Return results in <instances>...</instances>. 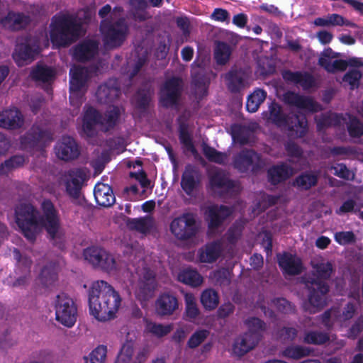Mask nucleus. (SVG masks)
Here are the masks:
<instances>
[{"label":"nucleus","instance_id":"1","mask_svg":"<svg viewBox=\"0 0 363 363\" xmlns=\"http://www.w3.org/2000/svg\"><path fill=\"white\" fill-rule=\"evenodd\" d=\"M42 215L38 217V211L31 203H22L15 208V219L25 238L30 242L36 240L39 228H43L50 240L60 238L61 219L59 211L52 201L45 199L41 204Z\"/></svg>","mask_w":363,"mask_h":363},{"label":"nucleus","instance_id":"2","mask_svg":"<svg viewBox=\"0 0 363 363\" xmlns=\"http://www.w3.org/2000/svg\"><path fill=\"white\" fill-rule=\"evenodd\" d=\"M88 303L90 314L99 321L104 322L116 317L121 298L111 285L98 280L88 290Z\"/></svg>","mask_w":363,"mask_h":363},{"label":"nucleus","instance_id":"3","mask_svg":"<svg viewBox=\"0 0 363 363\" xmlns=\"http://www.w3.org/2000/svg\"><path fill=\"white\" fill-rule=\"evenodd\" d=\"M315 277H306L303 283L308 291V301L314 308L321 309L326 304L327 294L330 286L327 283L335 272L334 264L330 261H320L313 264Z\"/></svg>","mask_w":363,"mask_h":363},{"label":"nucleus","instance_id":"4","mask_svg":"<svg viewBox=\"0 0 363 363\" xmlns=\"http://www.w3.org/2000/svg\"><path fill=\"white\" fill-rule=\"evenodd\" d=\"M81 30L82 26L74 16H55L52 18L50 25V40L53 45L58 47H67L78 40Z\"/></svg>","mask_w":363,"mask_h":363},{"label":"nucleus","instance_id":"5","mask_svg":"<svg viewBox=\"0 0 363 363\" xmlns=\"http://www.w3.org/2000/svg\"><path fill=\"white\" fill-rule=\"evenodd\" d=\"M104 45L107 49H116L125 41L129 28L124 18L113 21L110 18L102 19L99 27Z\"/></svg>","mask_w":363,"mask_h":363},{"label":"nucleus","instance_id":"6","mask_svg":"<svg viewBox=\"0 0 363 363\" xmlns=\"http://www.w3.org/2000/svg\"><path fill=\"white\" fill-rule=\"evenodd\" d=\"M209 186L216 196L224 199L235 198L242 190L240 182L230 179L229 174L220 169L210 174Z\"/></svg>","mask_w":363,"mask_h":363},{"label":"nucleus","instance_id":"7","mask_svg":"<svg viewBox=\"0 0 363 363\" xmlns=\"http://www.w3.org/2000/svg\"><path fill=\"white\" fill-rule=\"evenodd\" d=\"M232 164L239 173L257 174L264 169L265 162L255 150L243 148L233 155Z\"/></svg>","mask_w":363,"mask_h":363},{"label":"nucleus","instance_id":"8","mask_svg":"<svg viewBox=\"0 0 363 363\" xmlns=\"http://www.w3.org/2000/svg\"><path fill=\"white\" fill-rule=\"evenodd\" d=\"M170 230L179 240H188L195 237L199 232L196 214L185 212L174 218L170 223Z\"/></svg>","mask_w":363,"mask_h":363},{"label":"nucleus","instance_id":"9","mask_svg":"<svg viewBox=\"0 0 363 363\" xmlns=\"http://www.w3.org/2000/svg\"><path fill=\"white\" fill-rule=\"evenodd\" d=\"M183 92V81L172 77L164 82L159 91V103L164 108H177Z\"/></svg>","mask_w":363,"mask_h":363},{"label":"nucleus","instance_id":"10","mask_svg":"<svg viewBox=\"0 0 363 363\" xmlns=\"http://www.w3.org/2000/svg\"><path fill=\"white\" fill-rule=\"evenodd\" d=\"M83 256L94 269L110 272L116 269V262L112 254L104 248L91 246L85 248Z\"/></svg>","mask_w":363,"mask_h":363},{"label":"nucleus","instance_id":"11","mask_svg":"<svg viewBox=\"0 0 363 363\" xmlns=\"http://www.w3.org/2000/svg\"><path fill=\"white\" fill-rule=\"evenodd\" d=\"M55 318L62 325L71 328L77 320V308L69 296L62 293L56 296L55 302Z\"/></svg>","mask_w":363,"mask_h":363},{"label":"nucleus","instance_id":"12","mask_svg":"<svg viewBox=\"0 0 363 363\" xmlns=\"http://www.w3.org/2000/svg\"><path fill=\"white\" fill-rule=\"evenodd\" d=\"M53 140L52 133L39 125H33L21 138V144L26 147L38 150H43Z\"/></svg>","mask_w":363,"mask_h":363},{"label":"nucleus","instance_id":"13","mask_svg":"<svg viewBox=\"0 0 363 363\" xmlns=\"http://www.w3.org/2000/svg\"><path fill=\"white\" fill-rule=\"evenodd\" d=\"M283 101L287 105L311 113H316L322 109L321 106L313 98L291 91H288L284 94Z\"/></svg>","mask_w":363,"mask_h":363},{"label":"nucleus","instance_id":"14","mask_svg":"<svg viewBox=\"0 0 363 363\" xmlns=\"http://www.w3.org/2000/svg\"><path fill=\"white\" fill-rule=\"evenodd\" d=\"M69 179L65 183V191L67 194L72 199V202L76 205H80L78 199L81 195V191L83 184L86 179V174L83 169H77L70 170L68 173Z\"/></svg>","mask_w":363,"mask_h":363},{"label":"nucleus","instance_id":"15","mask_svg":"<svg viewBox=\"0 0 363 363\" xmlns=\"http://www.w3.org/2000/svg\"><path fill=\"white\" fill-rule=\"evenodd\" d=\"M57 157L64 161L77 159L80 155V150L75 140L68 135L62 136L55 147Z\"/></svg>","mask_w":363,"mask_h":363},{"label":"nucleus","instance_id":"16","mask_svg":"<svg viewBox=\"0 0 363 363\" xmlns=\"http://www.w3.org/2000/svg\"><path fill=\"white\" fill-rule=\"evenodd\" d=\"M231 213L230 208L225 205L208 206L205 212V219L208 223V230L213 231L218 229Z\"/></svg>","mask_w":363,"mask_h":363},{"label":"nucleus","instance_id":"17","mask_svg":"<svg viewBox=\"0 0 363 363\" xmlns=\"http://www.w3.org/2000/svg\"><path fill=\"white\" fill-rule=\"evenodd\" d=\"M133 342H125L122 345L115 363H145L149 355V349L147 347H143L137 352L135 358L133 357Z\"/></svg>","mask_w":363,"mask_h":363},{"label":"nucleus","instance_id":"18","mask_svg":"<svg viewBox=\"0 0 363 363\" xmlns=\"http://www.w3.org/2000/svg\"><path fill=\"white\" fill-rule=\"evenodd\" d=\"M179 300L175 294L163 292L156 299L155 311L159 316H169L179 308Z\"/></svg>","mask_w":363,"mask_h":363},{"label":"nucleus","instance_id":"19","mask_svg":"<svg viewBox=\"0 0 363 363\" xmlns=\"http://www.w3.org/2000/svg\"><path fill=\"white\" fill-rule=\"evenodd\" d=\"M99 43L94 40H84L73 48V57L79 62H86L98 53Z\"/></svg>","mask_w":363,"mask_h":363},{"label":"nucleus","instance_id":"20","mask_svg":"<svg viewBox=\"0 0 363 363\" xmlns=\"http://www.w3.org/2000/svg\"><path fill=\"white\" fill-rule=\"evenodd\" d=\"M279 267L283 273L288 275H298L303 271V264L300 258L288 252L277 255Z\"/></svg>","mask_w":363,"mask_h":363},{"label":"nucleus","instance_id":"21","mask_svg":"<svg viewBox=\"0 0 363 363\" xmlns=\"http://www.w3.org/2000/svg\"><path fill=\"white\" fill-rule=\"evenodd\" d=\"M200 184V174L192 164H186L182 175L181 187L188 196H192Z\"/></svg>","mask_w":363,"mask_h":363},{"label":"nucleus","instance_id":"22","mask_svg":"<svg viewBox=\"0 0 363 363\" xmlns=\"http://www.w3.org/2000/svg\"><path fill=\"white\" fill-rule=\"evenodd\" d=\"M96 95L101 103L108 104L116 101L121 95V89L116 79H109L99 86Z\"/></svg>","mask_w":363,"mask_h":363},{"label":"nucleus","instance_id":"23","mask_svg":"<svg viewBox=\"0 0 363 363\" xmlns=\"http://www.w3.org/2000/svg\"><path fill=\"white\" fill-rule=\"evenodd\" d=\"M38 52L37 45L25 42L16 45L12 56L18 66H23L27 61H33Z\"/></svg>","mask_w":363,"mask_h":363},{"label":"nucleus","instance_id":"24","mask_svg":"<svg viewBox=\"0 0 363 363\" xmlns=\"http://www.w3.org/2000/svg\"><path fill=\"white\" fill-rule=\"evenodd\" d=\"M30 23L29 16L22 12L9 11L7 15L1 20L4 27L12 31L24 29Z\"/></svg>","mask_w":363,"mask_h":363},{"label":"nucleus","instance_id":"25","mask_svg":"<svg viewBox=\"0 0 363 363\" xmlns=\"http://www.w3.org/2000/svg\"><path fill=\"white\" fill-rule=\"evenodd\" d=\"M24 118L17 108L6 109L0 112V127L9 130H16L23 126Z\"/></svg>","mask_w":363,"mask_h":363},{"label":"nucleus","instance_id":"26","mask_svg":"<svg viewBox=\"0 0 363 363\" xmlns=\"http://www.w3.org/2000/svg\"><path fill=\"white\" fill-rule=\"evenodd\" d=\"M284 127L288 128L291 136L303 138L308 132L307 118L304 114H291Z\"/></svg>","mask_w":363,"mask_h":363},{"label":"nucleus","instance_id":"27","mask_svg":"<svg viewBox=\"0 0 363 363\" xmlns=\"http://www.w3.org/2000/svg\"><path fill=\"white\" fill-rule=\"evenodd\" d=\"M94 196L98 205L104 207H111L116 201L115 195L111 186L97 183L94 189Z\"/></svg>","mask_w":363,"mask_h":363},{"label":"nucleus","instance_id":"28","mask_svg":"<svg viewBox=\"0 0 363 363\" xmlns=\"http://www.w3.org/2000/svg\"><path fill=\"white\" fill-rule=\"evenodd\" d=\"M102 114L92 106L89 107L84 112L83 116L82 128L84 132L89 137H93L96 135L95 127L97 125H101Z\"/></svg>","mask_w":363,"mask_h":363},{"label":"nucleus","instance_id":"29","mask_svg":"<svg viewBox=\"0 0 363 363\" xmlns=\"http://www.w3.org/2000/svg\"><path fill=\"white\" fill-rule=\"evenodd\" d=\"M69 89L71 91H80L89 78V70L86 67L74 66L71 68Z\"/></svg>","mask_w":363,"mask_h":363},{"label":"nucleus","instance_id":"30","mask_svg":"<svg viewBox=\"0 0 363 363\" xmlns=\"http://www.w3.org/2000/svg\"><path fill=\"white\" fill-rule=\"evenodd\" d=\"M157 287L155 274L150 269H145L139 283L138 296L144 300L152 296Z\"/></svg>","mask_w":363,"mask_h":363},{"label":"nucleus","instance_id":"31","mask_svg":"<svg viewBox=\"0 0 363 363\" xmlns=\"http://www.w3.org/2000/svg\"><path fill=\"white\" fill-rule=\"evenodd\" d=\"M282 77L286 82L300 84L303 89H308L315 85L314 77L308 72L285 70L282 73Z\"/></svg>","mask_w":363,"mask_h":363},{"label":"nucleus","instance_id":"32","mask_svg":"<svg viewBox=\"0 0 363 363\" xmlns=\"http://www.w3.org/2000/svg\"><path fill=\"white\" fill-rule=\"evenodd\" d=\"M245 73L242 69L231 68L225 74V80L231 93H238L245 87Z\"/></svg>","mask_w":363,"mask_h":363},{"label":"nucleus","instance_id":"33","mask_svg":"<svg viewBox=\"0 0 363 363\" xmlns=\"http://www.w3.org/2000/svg\"><path fill=\"white\" fill-rule=\"evenodd\" d=\"M291 175V168L286 164L274 165L267 171L268 181L272 185H277L287 180Z\"/></svg>","mask_w":363,"mask_h":363},{"label":"nucleus","instance_id":"34","mask_svg":"<svg viewBox=\"0 0 363 363\" xmlns=\"http://www.w3.org/2000/svg\"><path fill=\"white\" fill-rule=\"evenodd\" d=\"M258 343L256 336L245 333L236 340L233 345V352L238 356L242 357L255 348Z\"/></svg>","mask_w":363,"mask_h":363},{"label":"nucleus","instance_id":"35","mask_svg":"<svg viewBox=\"0 0 363 363\" xmlns=\"http://www.w3.org/2000/svg\"><path fill=\"white\" fill-rule=\"evenodd\" d=\"M126 226L130 230H135L143 234L150 232L154 226V220L151 216L136 218H127Z\"/></svg>","mask_w":363,"mask_h":363},{"label":"nucleus","instance_id":"36","mask_svg":"<svg viewBox=\"0 0 363 363\" xmlns=\"http://www.w3.org/2000/svg\"><path fill=\"white\" fill-rule=\"evenodd\" d=\"M316 120L317 129L321 130L330 127H338L344 118L342 114L335 113H322Z\"/></svg>","mask_w":363,"mask_h":363},{"label":"nucleus","instance_id":"37","mask_svg":"<svg viewBox=\"0 0 363 363\" xmlns=\"http://www.w3.org/2000/svg\"><path fill=\"white\" fill-rule=\"evenodd\" d=\"M289 115L283 112L281 106L277 102L272 101L269 106V118L277 127H283L287 123Z\"/></svg>","mask_w":363,"mask_h":363},{"label":"nucleus","instance_id":"38","mask_svg":"<svg viewBox=\"0 0 363 363\" xmlns=\"http://www.w3.org/2000/svg\"><path fill=\"white\" fill-rule=\"evenodd\" d=\"M220 245L216 242L207 244L204 250L199 252V260L203 263H213L218 259L220 255Z\"/></svg>","mask_w":363,"mask_h":363},{"label":"nucleus","instance_id":"39","mask_svg":"<svg viewBox=\"0 0 363 363\" xmlns=\"http://www.w3.org/2000/svg\"><path fill=\"white\" fill-rule=\"evenodd\" d=\"M120 116V109L116 106L107 110L104 115H102L101 126L102 127L103 131L108 132L113 129L118 122Z\"/></svg>","mask_w":363,"mask_h":363},{"label":"nucleus","instance_id":"40","mask_svg":"<svg viewBox=\"0 0 363 363\" xmlns=\"http://www.w3.org/2000/svg\"><path fill=\"white\" fill-rule=\"evenodd\" d=\"M178 280L193 287L199 286L203 282V278L200 274L196 269H185L181 271L178 274Z\"/></svg>","mask_w":363,"mask_h":363},{"label":"nucleus","instance_id":"41","mask_svg":"<svg viewBox=\"0 0 363 363\" xmlns=\"http://www.w3.org/2000/svg\"><path fill=\"white\" fill-rule=\"evenodd\" d=\"M232 54L230 46L225 42L219 41L214 50V59L218 65H226Z\"/></svg>","mask_w":363,"mask_h":363},{"label":"nucleus","instance_id":"42","mask_svg":"<svg viewBox=\"0 0 363 363\" xmlns=\"http://www.w3.org/2000/svg\"><path fill=\"white\" fill-rule=\"evenodd\" d=\"M151 91L150 89L140 88L134 96L135 107L140 111H146L151 101Z\"/></svg>","mask_w":363,"mask_h":363},{"label":"nucleus","instance_id":"43","mask_svg":"<svg viewBox=\"0 0 363 363\" xmlns=\"http://www.w3.org/2000/svg\"><path fill=\"white\" fill-rule=\"evenodd\" d=\"M145 331L157 337H164L172 330V324L163 325L162 323L152 322L147 319H145Z\"/></svg>","mask_w":363,"mask_h":363},{"label":"nucleus","instance_id":"44","mask_svg":"<svg viewBox=\"0 0 363 363\" xmlns=\"http://www.w3.org/2000/svg\"><path fill=\"white\" fill-rule=\"evenodd\" d=\"M179 139L181 144L193 155L197 154L192 136L189 132V125L186 123H181L179 125Z\"/></svg>","mask_w":363,"mask_h":363},{"label":"nucleus","instance_id":"45","mask_svg":"<svg viewBox=\"0 0 363 363\" xmlns=\"http://www.w3.org/2000/svg\"><path fill=\"white\" fill-rule=\"evenodd\" d=\"M267 97V92L260 89H256L249 95L246 102V109L250 113L256 112L260 105L264 101Z\"/></svg>","mask_w":363,"mask_h":363},{"label":"nucleus","instance_id":"46","mask_svg":"<svg viewBox=\"0 0 363 363\" xmlns=\"http://www.w3.org/2000/svg\"><path fill=\"white\" fill-rule=\"evenodd\" d=\"M313 351L310 347L301 345H290L282 351V355L286 358L299 359L310 355Z\"/></svg>","mask_w":363,"mask_h":363},{"label":"nucleus","instance_id":"47","mask_svg":"<svg viewBox=\"0 0 363 363\" xmlns=\"http://www.w3.org/2000/svg\"><path fill=\"white\" fill-rule=\"evenodd\" d=\"M245 324L248 327V331L246 333L255 335L257 337V341L259 342L262 333L267 328L266 323L259 318L252 317L245 320Z\"/></svg>","mask_w":363,"mask_h":363},{"label":"nucleus","instance_id":"48","mask_svg":"<svg viewBox=\"0 0 363 363\" xmlns=\"http://www.w3.org/2000/svg\"><path fill=\"white\" fill-rule=\"evenodd\" d=\"M25 162L24 157L22 155H13L0 165V175H8L15 169L19 168L23 165Z\"/></svg>","mask_w":363,"mask_h":363},{"label":"nucleus","instance_id":"49","mask_svg":"<svg viewBox=\"0 0 363 363\" xmlns=\"http://www.w3.org/2000/svg\"><path fill=\"white\" fill-rule=\"evenodd\" d=\"M185 299V315L186 320L193 322L194 321L200 314L199 309L197 307L196 299L192 294H186L184 296Z\"/></svg>","mask_w":363,"mask_h":363},{"label":"nucleus","instance_id":"50","mask_svg":"<svg viewBox=\"0 0 363 363\" xmlns=\"http://www.w3.org/2000/svg\"><path fill=\"white\" fill-rule=\"evenodd\" d=\"M201 303L206 310L215 309L219 303L218 293L213 289L204 290L201 296Z\"/></svg>","mask_w":363,"mask_h":363},{"label":"nucleus","instance_id":"51","mask_svg":"<svg viewBox=\"0 0 363 363\" xmlns=\"http://www.w3.org/2000/svg\"><path fill=\"white\" fill-rule=\"evenodd\" d=\"M330 340L328 333L318 330H311L305 333L303 342L306 344L322 345Z\"/></svg>","mask_w":363,"mask_h":363},{"label":"nucleus","instance_id":"52","mask_svg":"<svg viewBox=\"0 0 363 363\" xmlns=\"http://www.w3.org/2000/svg\"><path fill=\"white\" fill-rule=\"evenodd\" d=\"M31 77L35 81L49 82L55 77V72L51 67L38 65L31 72Z\"/></svg>","mask_w":363,"mask_h":363},{"label":"nucleus","instance_id":"53","mask_svg":"<svg viewBox=\"0 0 363 363\" xmlns=\"http://www.w3.org/2000/svg\"><path fill=\"white\" fill-rule=\"evenodd\" d=\"M203 153L209 162H215L219 164H224L228 158L226 153L219 152L214 147L208 145H203Z\"/></svg>","mask_w":363,"mask_h":363},{"label":"nucleus","instance_id":"54","mask_svg":"<svg viewBox=\"0 0 363 363\" xmlns=\"http://www.w3.org/2000/svg\"><path fill=\"white\" fill-rule=\"evenodd\" d=\"M318 177L311 172H304L296 178L295 182L298 187L303 190H309L318 183Z\"/></svg>","mask_w":363,"mask_h":363},{"label":"nucleus","instance_id":"55","mask_svg":"<svg viewBox=\"0 0 363 363\" xmlns=\"http://www.w3.org/2000/svg\"><path fill=\"white\" fill-rule=\"evenodd\" d=\"M191 84L196 91H203L206 92L208 84V78L201 69L198 70L194 69L191 72Z\"/></svg>","mask_w":363,"mask_h":363},{"label":"nucleus","instance_id":"56","mask_svg":"<svg viewBox=\"0 0 363 363\" xmlns=\"http://www.w3.org/2000/svg\"><path fill=\"white\" fill-rule=\"evenodd\" d=\"M107 353L106 346L99 345L89 354L84 357V363H104Z\"/></svg>","mask_w":363,"mask_h":363},{"label":"nucleus","instance_id":"57","mask_svg":"<svg viewBox=\"0 0 363 363\" xmlns=\"http://www.w3.org/2000/svg\"><path fill=\"white\" fill-rule=\"evenodd\" d=\"M210 332L206 329L196 330L189 337L186 345L190 349H195L203 343L208 337Z\"/></svg>","mask_w":363,"mask_h":363},{"label":"nucleus","instance_id":"58","mask_svg":"<svg viewBox=\"0 0 363 363\" xmlns=\"http://www.w3.org/2000/svg\"><path fill=\"white\" fill-rule=\"evenodd\" d=\"M40 277L42 284L48 286L57 279V273L55 267L47 265L42 269Z\"/></svg>","mask_w":363,"mask_h":363},{"label":"nucleus","instance_id":"59","mask_svg":"<svg viewBox=\"0 0 363 363\" xmlns=\"http://www.w3.org/2000/svg\"><path fill=\"white\" fill-rule=\"evenodd\" d=\"M362 77V74L359 70L350 69L345 74L342 80L350 84L351 89H354L359 87Z\"/></svg>","mask_w":363,"mask_h":363},{"label":"nucleus","instance_id":"60","mask_svg":"<svg viewBox=\"0 0 363 363\" xmlns=\"http://www.w3.org/2000/svg\"><path fill=\"white\" fill-rule=\"evenodd\" d=\"M347 129L349 135L352 138H359L363 135V124L356 117L350 118Z\"/></svg>","mask_w":363,"mask_h":363},{"label":"nucleus","instance_id":"61","mask_svg":"<svg viewBox=\"0 0 363 363\" xmlns=\"http://www.w3.org/2000/svg\"><path fill=\"white\" fill-rule=\"evenodd\" d=\"M272 303L277 311L281 313L289 314L295 313V306L284 298H275Z\"/></svg>","mask_w":363,"mask_h":363},{"label":"nucleus","instance_id":"62","mask_svg":"<svg viewBox=\"0 0 363 363\" xmlns=\"http://www.w3.org/2000/svg\"><path fill=\"white\" fill-rule=\"evenodd\" d=\"M298 330L293 327H283L277 332V337L284 342H289L294 340L297 336Z\"/></svg>","mask_w":363,"mask_h":363},{"label":"nucleus","instance_id":"63","mask_svg":"<svg viewBox=\"0 0 363 363\" xmlns=\"http://www.w3.org/2000/svg\"><path fill=\"white\" fill-rule=\"evenodd\" d=\"M177 26L182 32L183 41H187L191 34L190 21L187 17H177L176 18Z\"/></svg>","mask_w":363,"mask_h":363},{"label":"nucleus","instance_id":"64","mask_svg":"<svg viewBox=\"0 0 363 363\" xmlns=\"http://www.w3.org/2000/svg\"><path fill=\"white\" fill-rule=\"evenodd\" d=\"M335 240L340 245H347L355 241V235L352 231L337 232L335 234Z\"/></svg>","mask_w":363,"mask_h":363}]
</instances>
